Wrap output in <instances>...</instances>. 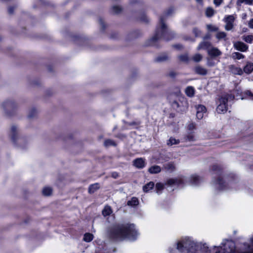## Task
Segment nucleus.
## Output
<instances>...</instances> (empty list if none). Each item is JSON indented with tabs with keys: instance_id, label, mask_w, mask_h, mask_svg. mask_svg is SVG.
Listing matches in <instances>:
<instances>
[{
	"instance_id": "nucleus-26",
	"label": "nucleus",
	"mask_w": 253,
	"mask_h": 253,
	"mask_svg": "<svg viewBox=\"0 0 253 253\" xmlns=\"http://www.w3.org/2000/svg\"><path fill=\"white\" fill-rule=\"evenodd\" d=\"M139 204L138 200L136 197H132L130 200L127 202V205L129 206L134 207L138 205Z\"/></svg>"
},
{
	"instance_id": "nucleus-6",
	"label": "nucleus",
	"mask_w": 253,
	"mask_h": 253,
	"mask_svg": "<svg viewBox=\"0 0 253 253\" xmlns=\"http://www.w3.org/2000/svg\"><path fill=\"white\" fill-rule=\"evenodd\" d=\"M234 95L232 94L222 95L219 99V104L216 108L218 113H225L227 111V103L234 100Z\"/></svg>"
},
{
	"instance_id": "nucleus-38",
	"label": "nucleus",
	"mask_w": 253,
	"mask_h": 253,
	"mask_svg": "<svg viewBox=\"0 0 253 253\" xmlns=\"http://www.w3.org/2000/svg\"><path fill=\"white\" fill-rule=\"evenodd\" d=\"M37 113V111L35 108L32 109L29 111V114L28 116V118L30 119L33 118L34 117H35L36 116Z\"/></svg>"
},
{
	"instance_id": "nucleus-59",
	"label": "nucleus",
	"mask_w": 253,
	"mask_h": 253,
	"mask_svg": "<svg viewBox=\"0 0 253 253\" xmlns=\"http://www.w3.org/2000/svg\"><path fill=\"white\" fill-rule=\"evenodd\" d=\"M251 240V243H252V246H253V236L251 238V240ZM250 252L251 253H253V251H250Z\"/></svg>"
},
{
	"instance_id": "nucleus-15",
	"label": "nucleus",
	"mask_w": 253,
	"mask_h": 253,
	"mask_svg": "<svg viewBox=\"0 0 253 253\" xmlns=\"http://www.w3.org/2000/svg\"><path fill=\"white\" fill-rule=\"evenodd\" d=\"M189 181L191 185L197 186L202 182V179L198 175H192L190 177Z\"/></svg>"
},
{
	"instance_id": "nucleus-19",
	"label": "nucleus",
	"mask_w": 253,
	"mask_h": 253,
	"mask_svg": "<svg viewBox=\"0 0 253 253\" xmlns=\"http://www.w3.org/2000/svg\"><path fill=\"white\" fill-rule=\"evenodd\" d=\"M100 188V184L98 183H95L89 186L88 192L89 194H93Z\"/></svg>"
},
{
	"instance_id": "nucleus-12",
	"label": "nucleus",
	"mask_w": 253,
	"mask_h": 253,
	"mask_svg": "<svg viewBox=\"0 0 253 253\" xmlns=\"http://www.w3.org/2000/svg\"><path fill=\"white\" fill-rule=\"evenodd\" d=\"M185 181V179L184 178H170L168 180L167 182V184L169 185H177L180 186L181 184H183Z\"/></svg>"
},
{
	"instance_id": "nucleus-23",
	"label": "nucleus",
	"mask_w": 253,
	"mask_h": 253,
	"mask_svg": "<svg viewBox=\"0 0 253 253\" xmlns=\"http://www.w3.org/2000/svg\"><path fill=\"white\" fill-rule=\"evenodd\" d=\"M185 93L188 96L190 97H193L195 94L194 88L191 86L187 87L185 89Z\"/></svg>"
},
{
	"instance_id": "nucleus-39",
	"label": "nucleus",
	"mask_w": 253,
	"mask_h": 253,
	"mask_svg": "<svg viewBox=\"0 0 253 253\" xmlns=\"http://www.w3.org/2000/svg\"><path fill=\"white\" fill-rule=\"evenodd\" d=\"M104 144L106 147H108L109 146H116V145L115 142L111 139L106 140L104 141Z\"/></svg>"
},
{
	"instance_id": "nucleus-9",
	"label": "nucleus",
	"mask_w": 253,
	"mask_h": 253,
	"mask_svg": "<svg viewBox=\"0 0 253 253\" xmlns=\"http://www.w3.org/2000/svg\"><path fill=\"white\" fill-rule=\"evenodd\" d=\"M180 92V91L179 89H178L176 92H175L174 94H170L168 97V99H169V102L170 103L171 106L173 107V109L175 110H177L179 108L180 105L177 100L173 99L172 98L173 96H178Z\"/></svg>"
},
{
	"instance_id": "nucleus-2",
	"label": "nucleus",
	"mask_w": 253,
	"mask_h": 253,
	"mask_svg": "<svg viewBox=\"0 0 253 253\" xmlns=\"http://www.w3.org/2000/svg\"><path fill=\"white\" fill-rule=\"evenodd\" d=\"M137 235V232L133 224L115 225L110 231V237L115 240L128 239L130 240H135Z\"/></svg>"
},
{
	"instance_id": "nucleus-49",
	"label": "nucleus",
	"mask_w": 253,
	"mask_h": 253,
	"mask_svg": "<svg viewBox=\"0 0 253 253\" xmlns=\"http://www.w3.org/2000/svg\"><path fill=\"white\" fill-rule=\"evenodd\" d=\"M188 129L189 130H193L195 129V125L194 123L190 124L188 126Z\"/></svg>"
},
{
	"instance_id": "nucleus-58",
	"label": "nucleus",
	"mask_w": 253,
	"mask_h": 253,
	"mask_svg": "<svg viewBox=\"0 0 253 253\" xmlns=\"http://www.w3.org/2000/svg\"><path fill=\"white\" fill-rule=\"evenodd\" d=\"M210 35L209 34H207L205 37H204V39H210Z\"/></svg>"
},
{
	"instance_id": "nucleus-33",
	"label": "nucleus",
	"mask_w": 253,
	"mask_h": 253,
	"mask_svg": "<svg viewBox=\"0 0 253 253\" xmlns=\"http://www.w3.org/2000/svg\"><path fill=\"white\" fill-rule=\"evenodd\" d=\"M226 37V34L224 32H218L216 34V38L219 40L221 39H224L225 40Z\"/></svg>"
},
{
	"instance_id": "nucleus-35",
	"label": "nucleus",
	"mask_w": 253,
	"mask_h": 253,
	"mask_svg": "<svg viewBox=\"0 0 253 253\" xmlns=\"http://www.w3.org/2000/svg\"><path fill=\"white\" fill-rule=\"evenodd\" d=\"M243 3H245L246 4L251 5L253 4V0H238L237 4L240 6Z\"/></svg>"
},
{
	"instance_id": "nucleus-47",
	"label": "nucleus",
	"mask_w": 253,
	"mask_h": 253,
	"mask_svg": "<svg viewBox=\"0 0 253 253\" xmlns=\"http://www.w3.org/2000/svg\"><path fill=\"white\" fill-rule=\"evenodd\" d=\"M98 21L100 25L101 26L102 30H104L105 29V26L103 19L102 18H99Z\"/></svg>"
},
{
	"instance_id": "nucleus-8",
	"label": "nucleus",
	"mask_w": 253,
	"mask_h": 253,
	"mask_svg": "<svg viewBox=\"0 0 253 253\" xmlns=\"http://www.w3.org/2000/svg\"><path fill=\"white\" fill-rule=\"evenodd\" d=\"M235 17L232 15H227L224 18V22L226 24L225 25V29L227 31H230L232 29L234 26V22Z\"/></svg>"
},
{
	"instance_id": "nucleus-37",
	"label": "nucleus",
	"mask_w": 253,
	"mask_h": 253,
	"mask_svg": "<svg viewBox=\"0 0 253 253\" xmlns=\"http://www.w3.org/2000/svg\"><path fill=\"white\" fill-rule=\"evenodd\" d=\"M243 39L246 42L251 43L253 41V35L244 36Z\"/></svg>"
},
{
	"instance_id": "nucleus-48",
	"label": "nucleus",
	"mask_w": 253,
	"mask_h": 253,
	"mask_svg": "<svg viewBox=\"0 0 253 253\" xmlns=\"http://www.w3.org/2000/svg\"><path fill=\"white\" fill-rule=\"evenodd\" d=\"M140 20L145 23H147L149 21L147 17L145 15H143L141 16L140 17Z\"/></svg>"
},
{
	"instance_id": "nucleus-10",
	"label": "nucleus",
	"mask_w": 253,
	"mask_h": 253,
	"mask_svg": "<svg viewBox=\"0 0 253 253\" xmlns=\"http://www.w3.org/2000/svg\"><path fill=\"white\" fill-rule=\"evenodd\" d=\"M17 132L18 130L17 127L14 125L12 126L11 127L10 135L11 137V139L14 144L16 143L17 140H18V142L20 143L22 142L23 140V139L22 138H18L17 135Z\"/></svg>"
},
{
	"instance_id": "nucleus-27",
	"label": "nucleus",
	"mask_w": 253,
	"mask_h": 253,
	"mask_svg": "<svg viewBox=\"0 0 253 253\" xmlns=\"http://www.w3.org/2000/svg\"><path fill=\"white\" fill-rule=\"evenodd\" d=\"M112 212V209L110 206H105L104 209L103 210L102 213V214L104 216H108L110 215Z\"/></svg>"
},
{
	"instance_id": "nucleus-44",
	"label": "nucleus",
	"mask_w": 253,
	"mask_h": 253,
	"mask_svg": "<svg viewBox=\"0 0 253 253\" xmlns=\"http://www.w3.org/2000/svg\"><path fill=\"white\" fill-rule=\"evenodd\" d=\"M207 29L210 31H211V32H215V31H217L218 30V28L215 27V26H213L212 25H211V24H209V25H207Z\"/></svg>"
},
{
	"instance_id": "nucleus-14",
	"label": "nucleus",
	"mask_w": 253,
	"mask_h": 253,
	"mask_svg": "<svg viewBox=\"0 0 253 253\" xmlns=\"http://www.w3.org/2000/svg\"><path fill=\"white\" fill-rule=\"evenodd\" d=\"M234 47L238 50L245 52L248 49V46L242 42H237L234 44Z\"/></svg>"
},
{
	"instance_id": "nucleus-56",
	"label": "nucleus",
	"mask_w": 253,
	"mask_h": 253,
	"mask_svg": "<svg viewBox=\"0 0 253 253\" xmlns=\"http://www.w3.org/2000/svg\"><path fill=\"white\" fill-rule=\"evenodd\" d=\"M112 176L114 178H117L118 177V174L117 172H114L112 173Z\"/></svg>"
},
{
	"instance_id": "nucleus-17",
	"label": "nucleus",
	"mask_w": 253,
	"mask_h": 253,
	"mask_svg": "<svg viewBox=\"0 0 253 253\" xmlns=\"http://www.w3.org/2000/svg\"><path fill=\"white\" fill-rule=\"evenodd\" d=\"M194 71L196 74L202 76H205L208 73V70L200 65H197L194 68Z\"/></svg>"
},
{
	"instance_id": "nucleus-24",
	"label": "nucleus",
	"mask_w": 253,
	"mask_h": 253,
	"mask_svg": "<svg viewBox=\"0 0 253 253\" xmlns=\"http://www.w3.org/2000/svg\"><path fill=\"white\" fill-rule=\"evenodd\" d=\"M169 59V57L168 55L166 53H164V54H162L158 56L155 59V61L158 62H164V61L168 60Z\"/></svg>"
},
{
	"instance_id": "nucleus-7",
	"label": "nucleus",
	"mask_w": 253,
	"mask_h": 253,
	"mask_svg": "<svg viewBox=\"0 0 253 253\" xmlns=\"http://www.w3.org/2000/svg\"><path fill=\"white\" fill-rule=\"evenodd\" d=\"M2 108L6 114L12 115L17 107L16 103L13 100H6L2 104Z\"/></svg>"
},
{
	"instance_id": "nucleus-40",
	"label": "nucleus",
	"mask_w": 253,
	"mask_h": 253,
	"mask_svg": "<svg viewBox=\"0 0 253 253\" xmlns=\"http://www.w3.org/2000/svg\"><path fill=\"white\" fill-rule=\"evenodd\" d=\"M202 58H203V56L202 55H201L200 54L197 53L193 56L192 59L195 62H198L202 59Z\"/></svg>"
},
{
	"instance_id": "nucleus-16",
	"label": "nucleus",
	"mask_w": 253,
	"mask_h": 253,
	"mask_svg": "<svg viewBox=\"0 0 253 253\" xmlns=\"http://www.w3.org/2000/svg\"><path fill=\"white\" fill-rule=\"evenodd\" d=\"M208 53L211 57H216L222 54L221 52L217 48L213 47L208 49Z\"/></svg>"
},
{
	"instance_id": "nucleus-1",
	"label": "nucleus",
	"mask_w": 253,
	"mask_h": 253,
	"mask_svg": "<svg viewBox=\"0 0 253 253\" xmlns=\"http://www.w3.org/2000/svg\"><path fill=\"white\" fill-rule=\"evenodd\" d=\"M173 11V8L171 7L160 17L159 25L156 28L154 36L150 39L149 45L156 46V42L160 40L169 41L174 38L175 33L169 29L165 23L167 17L169 16Z\"/></svg>"
},
{
	"instance_id": "nucleus-60",
	"label": "nucleus",
	"mask_w": 253,
	"mask_h": 253,
	"mask_svg": "<svg viewBox=\"0 0 253 253\" xmlns=\"http://www.w3.org/2000/svg\"><path fill=\"white\" fill-rule=\"evenodd\" d=\"M196 1L198 3H201L202 2L203 0H196Z\"/></svg>"
},
{
	"instance_id": "nucleus-46",
	"label": "nucleus",
	"mask_w": 253,
	"mask_h": 253,
	"mask_svg": "<svg viewBox=\"0 0 253 253\" xmlns=\"http://www.w3.org/2000/svg\"><path fill=\"white\" fill-rule=\"evenodd\" d=\"M207 65L209 67H212L215 65V63L211 58H208Z\"/></svg>"
},
{
	"instance_id": "nucleus-31",
	"label": "nucleus",
	"mask_w": 253,
	"mask_h": 253,
	"mask_svg": "<svg viewBox=\"0 0 253 253\" xmlns=\"http://www.w3.org/2000/svg\"><path fill=\"white\" fill-rule=\"evenodd\" d=\"M232 57L234 59L239 60V59L244 58L245 57V56L243 54H242L240 52H234L232 53Z\"/></svg>"
},
{
	"instance_id": "nucleus-13",
	"label": "nucleus",
	"mask_w": 253,
	"mask_h": 253,
	"mask_svg": "<svg viewBox=\"0 0 253 253\" xmlns=\"http://www.w3.org/2000/svg\"><path fill=\"white\" fill-rule=\"evenodd\" d=\"M133 164L134 167L138 169H142L144 168L146 165L145 160L142 158H137L133 160Z\"/></svg>"
},
{
	"instance_id": "nucleus-30",
	"label": "nucleus",
	"mask_w": 253,
	"mask_h": 253,
	"mask_svg": "<svg viewBox=\"0 0 253 253\" xmlns=\"http://www.w3.org/2000/svg\"><path fill=\"white\" fill-rule=\"evenodd\" d=\"M93 235L92 234L86 233L84 235L83 240L86 242H89L93 240Z\"/></svg>"
},
{
	"instance_id": "nucleus-29",
	"label": "nucleus",
	"mask_w": 253,
	"mask_h": 253,
	"mask_svg": "<svg viewBox=\"0 0 253 253\" xmlns=\"http://www.w3.org/2000/svg\"><path fill=\"white\" fill-rule=\"evenodd\" d=\"M185 141H193L195 140L193 132H190L186 135L184 137Z\"/></svg>"
},
{
	"instance_id": "nucleus-51",
	"label": "nucleus",
	"mask_w": 253,
	"mask_h": 253,
	"mask_svg": "<svg viewBox=\"0 0 253 253\" xmlns=\"http://www.w3.org/2000/svg\"><path fill=\"white\" fill-rule=\"evenodd\" d=\"M222 1H223V0H213L214 4L216 6H219L221 4V3L222 2Z\"/></svg>"
},
{
	"instance_id": "nucleus-20",
	"label": "nucleus",
	"mask_w": 253,
	"mask_h": 253,
	"mask_svg": "<svg viewBox=\"0 0 253 253\" xmlns=\"http://www.w3.org/2000/svg\"><path fill=\"white\" fill-rule=\"evenodd\" d=\"M243 71V72H245L247 74H251L253 71V63L251 62H247Z\"/></svg>"
},
{
	"instance_id": "nucleus-50",
	"label": "nucleus",
	"mask_w": 253,
	"mask_h": 253,
	"mask_svg": "<svg viewBox=\"0 0 253 253\" xmlns=\"http://www.w3.org/2000/svg\"><path fill=\"white\" fill-rule=\"evenodd\" d=\"M204 114V113L197 112L196 117L199 120L202 119L203 118Z\"/></svg>"
},
{
	"instance_id": "nucleus-36",
	"label": "nucleus",
	"mask_w": 253,
	"mask_h": 253,
	"mask_svg": "<svg viewBox=\"0 0 253 253\" xmlns=\"http://www.w3.org/2000/svg\"><path fill=\"white\" fill-rule=\"evenodd\" d=\"M164 184L161 183H157L156 184V189L157 193L158 194H160L161 192V191L164 189Z\"/></svg>"
},
{
	"instance_id": "nucleus-21",
	"label": "nucleus",
	"mask_w": 253,
	"mask_h": 253,
	"mask_svg": "<svg viewBox=\"0 0 253 253\" xmlns=\"http://www.w3.org/2000/svg\"><path fill=\"white\" fill-rule=\"evenodd\" d=\"M161 171V168L159 166L155 165L151 167L148 169V171L151 174H156L160 172Z\"/></svg>"
},
{
	"instance_id": "nucleus-34",
	"label": "nucleus",
	"mask_w": 253,
	"mask_h": 253,
	"mask_svg": "<svg viewBox=\"0 0 253 253\" xmlns=\"http://www.w3.org/2000/svg\"><path fill=\"white\" fill-rule=\"evenodd\" d=\"M52 189L50 187H44L42 190V194L44 196H49L52 193Z\"/></svg>"
},
{
	"instance_id": "nucleus-4",
	"label": "nucleus",
	"mask_w": 253,
	"mask_h": 253,
	"mask_svg": "<svg viewBox=\"0 0 253 253\" xmlns=\"http://www.w3.org/2000/svg\"><path fill=\"white\" fill-rule=\"evenodd\" d=\"M211 170L212 174L213 175V178H214L215 176L217 177V179H213L212 180L213 185L217 191H221L225 190L228 189V186L229 185L232 184V181H228V183H226V182L223 180L222 176V170L220 166L217 165H213L211 167Z\"/></svg>"
},
{
	"instance_id": "nucleus-3",
	"label": "nucleus",
	"mask_w": 253,
	"mask_h": 253,
	"mask_svg": "<svg viewBox=\"0 0 253 253\" xmlns=\"http://www.w3.org/2000/svg\"><path fill=\"white\" fill-rule=\"evenodd\" d=\"M201 246L202 251L205 253H210V250L206 243L202 244L195 242L192 238L186 237L182 238L177 243L176 249L181 253H195Z\"/></svg>"
},
{
	"instance_id": "nucleus-42",
	"label": "nucleus",
	"mask_w": 253,
	"mask_h": 253,
	"mask_svg": "<svg viewBox=\"0 0 253 253\" xmlns=\"http://www.w3.org/2000/svg\"><path fill=\"white\" fill-rule=\"evenodd\" d=\"M197 112L205 113L206 112V108L204 106L202 105H198L196 107Z\"/></svg>"
},
{
	"instance_id": "nucleus-54",
	"label": "nucleus",
	"mask_w": 253,
	"mask_h": 253,
	"mask_svg": "<svg viewBox=\"0 0 253 253\" xmlns=\"http://www.w3.org/2000/svg\"><path fill=\"white\" fill-rule=\"evenodd\" d=\"M246 94L251 96V99L253 100V94L252 93L251 91L248 90L246 91Z\"/></svg>"
},
{
	"instance_id": "nucleus-41",
	"label": "nucleus",
	"mask_w": 253,
	"mask_h": 253,
	"mask_svg": "<svg viewBox=\"0 0 253 253\" xmlns=\"http://www.w3.org/2000/svg\"><path fill=\"white\" fill-rule=\"evenodd\" d=\"M112 11L114 14H118L122 11V8L119 6L115 5L113 6Z\"/></svg>"
},
{
	"instance_id": "nucleus-55",
	"label": "nucleus",
	"mask_w": 253,
	"mask_h": 253,
	"mask_svg": "<svg viewBox=\"0 0 253 253\" xmlns=\"http://www.w3.org/2000/svg\"><path fill=\"white\" fill-rule=\"evenodd\" d=\"M249 26L250 28L253 29V18L250 21L249 23Z\"/></svg>"
},
{
	"instance_id": "nucleus-45",
	"label": "nucleus",
	"mask_w": 253,
	"mask_h": 253,
	"mask_svg": "<svg viewBox=\"0 0 253 253\" xmlns=\"http://www.w3.org/2000/svg\"><path fill=\"white\" fill-rule=\"evenodd\" d=\"M193 33L196 37H199L201 36V31L197 28H194L193 29Z\"/></svg>"
},
{
	"instance_id": "nucleus-53",
	"label": "nucleus",
	"mask_w": 253,
	"mask_h": 253,
	"mask_svg": "<svg viewBox=\"0 0 253 253\" xmlns=\"http://www.w3.org/2000/svg\"><path fill=\"white\" fill-rule=\"evenodd\" d=\"M176 75V73L173 71H171L169 74V76L171 78H174Z\"/></svg>"
},
{
	"instance_id": "nucleus-25",
	"label": "nucleus",
	"mask_w": 253,
	"mask_h": 253,
	"mask_svg": "<svg viewBox=\"0 0 253 253\" xmlns=\"http://www.w3.org/2000/svg\"><path fill=\"white\" fill-rule=\"evenodd\" d=\"M154 187V183L152 181L149 182L143 187V190L145 192H148L152 189Z\"/></svg>"
},
{
	"instance_id": "nucleus-57",
	"label": "nucleus",
	"mask_w": 253,
	"mask_h": 253,
	"mask_svg": "<svg viewBox=\"0 0 253 253\" xmlns=\"http://www.w3.org/2000/svg\"><path fill=\"white\" fill-rule=\"evenodd\" d=\"M174 47L177 49H180L182 48V45L181 44H175L174 45Z\"/></svg>"
},
{
	"instance_id": "nucleus-5",
	"label": "nucleus",
	"mask_w": 253,
	"mask_h": 253,
	"mask_svg": "<svg viewBox=\"0 0 253 253\" xmlns=\"http://www.w3.org/2000/svg\"><path fill=\"white\" fill-rule=\"evenodd\" d=\"M213 248L216 249L214 253H251L249 251L240 252L236 250L235 243L233 242H229L226 245L223 240L220 246H214Z\"/></svg>"
},
{
	"instance_id": "nucleus-11",
	"label": "nucleus",
	"mask_w": 253,
	"mask_h": 253,
	"mask_svg": "<svg viewBox=\"0 0 253 253\" xmlns=\"http://www.w3.org/2000/svg\"><path fill=\"white\" fill-rule=\"evenodd\" d=\"M229 72L235 75H242L243 74V70L234 65H230L228 66Z\"/></svg>"
},
{
	"instance_id": "nucleus-18",
	"label": "nucleus",
	"mask_w": 253,
	"mask_h": 253,
	"mask_svg": "<svg viewBox=\"0 0 253 253\" xmlns=\"http://www.w3.org/2000/svg\"><path fill=\"white\" fill-rule=\"evenodd\" d=\"M211 46V44L210 42L204 41L199 44L197 47V50L206 49L208 51L209 49H210Z\"/></svg>"
},
{
	"instance_id": "nucleus-52",
	"label": "nucleus",
	"mask_w": 253,
	"mask_h": 253,
	"mask_svg": "<svg viewBox=\"0 0 253 253\" xmlns=\"http://www.w3.org/2000/svg\"><path fill=\"white\" fill-rule=\"evenodd\" d=\"M14 8H15L13 6H10L8 9V13L10 15L12 14L13 13Z\"/></svg>"
},
{
	"instance_id": "nucleus-43",
	"label": "nucleus",
	"mask_w": 253,
	"mask_h": 253,
	"mask_svg": "<svg viewBox=\"0 0 253 253\" xmlns=\"http://www.w3.org/2000/svg\"><path fill=\"white\" fill-rule=\"evenodd\" d=\"M178 58L179 60L182 62H187L189 59L188 56L187 54L179 55Z\"/></svg>"
},
{
	"instance_id": "nucleus-32",
	"label": "nucleus",
	"mask_w": 253,
	"mask_h": 253,
	"mask_svg": "<svg viewBox=\"0 0 253 253\" xmlns=\"http://www.w3.org/2000/svg\"><path fill=\"white\" fill-rule=\"evenodd\" d=\"M214 14V10L211 7H208L206 10V16L208 17H212Z\"/></svg>"
},
{
	"instance_id": "nucleus-28",
	"label": "nucleus",
	"mask_w": 253,
	"mask_h": 253,
	"mask_svg": "<svg viewBox=\"0 0 253 253\" xmlns=\"http://www.w3.org/2000/svg\"><path fill=\"white\" fill-rule=\"evenodd\" d=\"M180 142L179 139H176L172 137H170L167 142V145L169 146H171L174 144H178Z\"/></svg>"
},
{
	"instance_id": "nucleus-22",
	"label": "nucleus",
	"mask_w": 253,
	"mask_h": 253,
	"mask_svg": "<svg viewBox=\"0 0 253 253\" xmlns=\"http://www.w3.org/2000/svg\"><path fill=\"white\" fill-rule=\"evenodd\" d=\"M164 169L169 172L173 171L175 170V167L174 163L169 162L165 164L164 165Z\"/></svg>"
}]
</instances>
